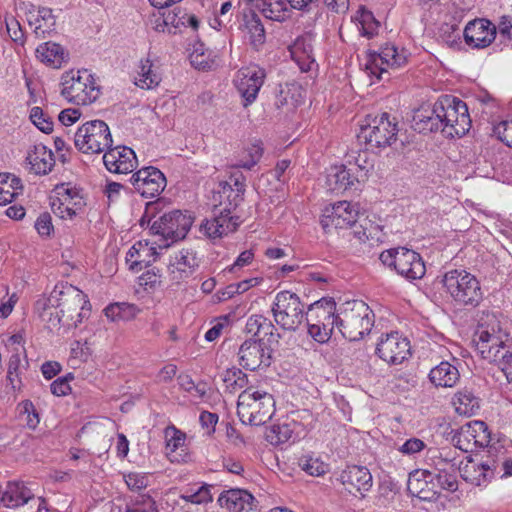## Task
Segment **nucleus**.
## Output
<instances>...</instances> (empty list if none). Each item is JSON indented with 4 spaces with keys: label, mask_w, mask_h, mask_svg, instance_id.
Instances as JSON below:
<instances>
[{
    "label": "nucleus",
    "mask_w": 512,
    "mask_h": 512,
    "mask_svg": "<svg viewBox=\"0 0 512 512\" xmlns=\"http://www.w3.org/2000/svg\"><path fill=\"white\" fill-rule=\"evenodd\" d=\"M276 329L271 322V320L265 316L262 315L261 321H260V329H259V337L258 339H264L266 338V346L268 347H274L279 343L280 335L275 332Z\"/></svg>",
    "instance_id": "obj_45"
},
{
    "label": "nucleus",
    "mask_w": 512,
    "mask_h": 512,
    "mask_svg": "<svg viewBox=\"0 0 512 512\" xmlns=\"http://www.w3.org/2000/svg\"><path fill=\"white\" fill-rule=\"evenodd\" d=\"M162 16L164 17V24H168L175 29L180 28L181 26L186 27L185 18L187 13L179 8L165 11L162 13Z\"/></svg>",
    "instance_id": "obj_53"
},
{
    "label": "nucleus",
    "mask_w": 512,
    "mask_h": 512,
    "mask_svg": "<svg viewBox=\"0 0 512 512\" xmlns=\"http://www.w3.org/2000/svg\"><path fill=\"white\" fill-rule=\"evenodd\" d=\"M103 163L112 173L128 174L135 169L137 158L135 152L129 147H110L103 155Z\"/></svg>",
    "instance_id": "obj_22"
},
{
    "label": "nucleus",
    "mask_w": 512,
    "mask_h": 512,
    "mask_svg": "<svg viewBox=\"0 0 512 512\" xmlns=\"http://www.w3.org/2000/svg\"><path fill=\"white\" fill-rule=\"evenodd\" d=\"M245 28L249 35L251 46L258 51L265 43L266 36L264 26L255 13L245 16Z\"/></svg>",
    "instance_id": "obj_35"
},
{
    "label": "nucleus",
    "mask_w": 512,
    "mask_h": 512,
    "mask_svg": "<svg viewBox=\"0 0 512 512\" xmlns=\"http://www.w3.org/2000/svg\"><path fill=\"white\" fill-rule=\"evenodd\" d=\"M412 128L424 134L437 131L443 133V120L440 113L436 111V102L432 107H422L414 112Z\"/></svg>",
    "instance_id": "obj_27"
},
{
    "label": "nucleus",
    "mask_w": 512,
    "mask_h": 512,
    "mask_svg": "<svg viewBox=\"0 0 512 512\" xmlns=\"http://www.w3.org/2000/svg\"><path fill=\"white\" fill-rule=\"evenodd\" d=\"M130 183L143 197L158 196L166 187L165 175L156 167H143L130 177Z\"/></svg>",
    "instance_id": "obj_17"
},
{
    "label": "nucleus",
    "mask_w": 512,
    "mask_h": 512,
    "mask_svg": "<svg viewBox=\"0 0 512 512\" xmlns=\"http://www.w3.org/2000/svg\"><path fill=\"white\" fill-rule=\"evenodd\" d=\"M396 271L408 280H417L425 275L426 268L419 253L400 247Z\"/></svg>",
    "instance_id": "obj_25"
},
{
    "label": "nucleus",
    "mask_w": 512,
    "mask_h": 512,
    "mask_svg": "<svg viewBox=\"0 0 512 512\" xmlns=\"http://www.w3.org/2000/svg\"><path fill=\"white\" fill-rule=\"evenodd\" d=\"M45 309L38 307V302L35 303V309L39 313V316L46 323V327L53 331L55 329H61L63 327V320L65 318L60 314L59 310H55L54 306L45 305Z\"/></svg>",
    "instance_id": "obj_42"
},
{
    "label": "nucleus",
    "mask_w": 512,
    "mask_h": 512,
    "mask_svg": "<svg viewBox=\"0 0 512 512\" xmlns=\"http://www.w3.org/2000/svg\"><path fill=\"white\" fill-rule=\"evenodd\" d=\"M436 111L443 120V134L447 137H462L471 127V119L465 102L451 96H441L436 101Z\"/></svg>",
    "instance_id": "obj_7"
},
{
    "label": "nucleus",
    "mask_w": 512,
    "mask_h": 512,
    "mask_svg": "<svg viewBox=\"0 0 512 512\" xmlns=\"http://www.w3.org/2000/svg\"><path fill=\"white\" fill-rule=\"evenodd\" d=\"M61 85V95L77 105L91 104L100 93L94 77L87 70L64 73Z\"/></svg>",
    "instance_id": "obj_8"
},
{
    "label": "nucleus",
    "mask_w": 512,
    "mask_h": 512,
    "mask_svg": "<svg viewBox=\"0 0 512 512\" xmlns=\"http://www.w3.org/2000/svg\"><path fill=\"white\" fill-rule=\"evenodd\" d=\"M361 215L357 204L339 201L322 212V228L346 229L358 222Z\"/></svg>",
    "instance_id": "obj_16"
},
{
    "label": "nucleus",
    "mask_w": 512,
    "mask_h": 512,
    "mask_svg": "<svg viewBox=\"0 0 512 512\" xmlns=\"http://www.w3.org/2000/svg\"><path fill=\"white\" fill-rule=\"evenodd\" d=\"M375 352L386 363L398 365L411 355L410 341L398 332H391L379 338Z\"/></svg>",
    "instance_id": "obj_15"
},
{
    "label": "nucleus",
    "mask_w": 512,
    "mask_h": 512,
    "mask_svg": "<svg viewBox=\"0 0 512 512\" xmlns=\"http://www.w3.org/2000/svg\"><path fill=\"white\" fill-rule=\"evenodd\" d=\"M301 99V86L295 82L279 85V91L276 96L277 107L291 105L296 107Z\"/></svg>",
    "instance_id": "obj_37"
},
{
    "label": "nucleus",
    "mask_w": 512,
    "mask_h": 512,
    "mask_svg": "<svg viewBox=\"0 0 512 512\" xmlns=\"http://www.w3.org/2000/svg\"><path fill=\"white\" fill-rule=\"evenodd\" d=\"M406 62L407 56L403 49L399 50L393 44H386L380 52L367 54L364 69L369 76H374L377 80H380L382 75L388 72V68H399Z\"/></svg>",
    "instance_id": "obj_11"
},
{
    "label": "nucleus",
    "mask_w": 512,
    "mask_h": 512,
    "mask_svg": "<svg viewBox=\"0 0 512 512\" xmlns=\"http://www.w3.org/2000/svg\"><path fill=\"white\" fill-rule=\"evenodd\" d=\"M6 26L10 38L16 43L23 44L24 33L19 22L15 19H12L10 22L6 23Z\"/></svg>",
    "instance_id": "obj_62"
},
{
    "label": "nucleus",
    "mask_w": 512,
    "mask_h": 512,
    "mask_svg": "<svg viewBox=\"0 0 512 512\" xmlns=\"http://www.w3.org/2000/svg\"><path fill=\"white\" fill-rule=\"evenodd\" d=\"M453 405L459 415L470 417L480 410V398L468 388H463L454 395Z\"/></svg>",
    "instance_id": "obj_32"
},
{
    "label": "nucleus",
    "mask_w": 512,
    "mask_h": 512,
    "mask_svg": "<svg viewBox=\"0 0 512 512\" xmlns=\"http://www.w3.org/2000/svg\"><path fill=\"white\" fill-rule=\"evenodd\" d=\"M51 393L55 396H65L71 391L67 378H57L50 385Z\"/></svg>",
    "instance_id": "obj_64"
},
{
    "label": "nucleus",
    "mask_w": 512,
    "mask_h": 512,
    "mask_svg": "<svg viewBox=\"0 0 512 512\" xmlns=\"http://www.w3.org/2000/svg\"><path fill=\"white\" fill-rule=\"evenodd\" d=\"M26 161L36 175L48 174L55 165L53 152L43 144H36L27 154Z\"/></svg>",
    "instance_id": "obj_31"
},
{
    "label": "nucleus",
    "mask_w": 512,
    "mask_h": 512,
    "mask_svg": "<svg viewBox=\"0 0 512 512\" xmlns=\"http://www.w3.org/2000/svg\"><path fill=\"white\" fill-rule=\"evenodd\" d=\"M275 322L286 330H295L303 319V305L297 294L281 291L272 306Z\"/></svg>",
    "instance_id": "obj_10"
},
{
    "label": "nucleus",
    "mask_w": 512,
    "mask_h": 512,
    "mask_svg": "<svg viewBox=\"0 0 512 512\" xmlns=\"http://www.w3.org/2000/svg\"><path fill=\"white\" fill-rule=\"evenodd\" d=\"M9 173H0V205H5L13 201L18 192L11 190L7 184Z\"/></svg>",
    "instance_id": "obj_57"
},
{
    "label": "nucleus",
    "mask_w": 512,
    "mask_h": 512,
    "mask_svg": "<svg viewBox=\"0 0 512 512\" xmlns=\"http://www.w3.org/2000/svg\"><path fill=\"white\" fill-rule=\"evenodd\" d=\"M35 229L41 236H49L53 231L51 216L45 212L39 215L35 222Z\"/></svg>",
    "instance_id": "obj_60"
},
{
    "label": "nucleus",
    "mask_w": 512,
    "mask_h": 512,
    "mask_svg": "<svg viewBox=\"0 0 512 512\" xmlns=\"http://www.w3.org/2000/svg\"><path fill=\"white\" fill-rule=\"evenodd\" d=\"M339 480L345 490L355 496L357 494L364 496L365 492L372 487V475L364 466H348L341 472Z\"/></svg>",
    "instance_id": "obj_23"
},
{
    "label": "nucleus",
    "mask_w": 512,
    "mask_h": 512,
    "mask_svg": "<svg viewBox=\"0 0 512 512\" xmlns=\"http://www.w3.org/2000/svg\"><path fill=\"white\" fill-rule=\"evenodd\" d=\"M299 467L310 476H320V459L312 454H304L298 460Z\"/></svg>",
    "instance_id": "obj_51"
},
{
    "label": "nucleus",
    "mask_w": 512,
    "mask_h": 512,
    "mask_svg": "<svg viewBox=\"0 0 512 512\" xmlns=\"http://www.w3.org/2000/svg\"><path fill=\"white\" fill-rule=\"evenodd\" d=\"M124 480L131 491H140L148 486V477L143 473L130 472L124 475Z\"/></svg>",
    "instance_id": "obj_54"
},
{
    "label": "nucleus",
    "mask_w": 512,
    "mask_h": 512,
    "mask_svg": "<svg viewBox=\"0 0 512 512\" xmlns=\"http://www.w3.org/2000/svg\"><path fill=\"white\" fill-rule=\"evenodd\" d=\"M128 309L130 308L124 303H114L110 304L104 309V314L108 319L112 321L124 320L127 318L126 312Z\"/></svg>",
    "instance_id": "obj_58"
},
{
    "label": "nucleus",
    "mask_w": 512,
    "mask_h": 512,
    "mask_svg": "<svg viewBox=\"0 0 512 512\" xmlns=\"http://www.w3.org/2000/svg\"><path fill=\"white\" fill-rule=\"evenodd\" d=\"M398 122L395 117L384 112L374 117L368 116L357 134L359 142L369 149H385L397 141Z\"/></svg>",
    "instance_id": "obj_6"
},
{
    "label": "nucleus",
    "mask_w": 512,
    "mask_h": 512,
    "mask_svg": "<svg viewBox=\"0 0 512 512\" xmlns=\"http://www.w3.org/2000/svg\"><path fill=\"white\" fill-rule=\"evenodd\" d=\"M192 223L193 218L190 215L183 214L179 210H173L154 221L151 231L173 243L185 238Z\"/></svg>",
    "instance_id": "obj_13"
},
{
    "label": "nucleus",
    "mask_w": 512,
    "mask_h": 512,
    "mask_svg": "<svg viewBox=\"0 0 512 512\" xmlns=\"http://www.w3.org/2000/svg\"><path fill=\"white\" fill-rule=\"evenodd\" d=\"M135 80L137 86L151 89L160 83L161 77L152 69L151 61L145 59L140 62L138 77H136Z\"/></svg>",
    "instance_id": "obj_39"
},
{
    "label": "nucleus",
    "mask_w": 512,
    "mask_h": 512,
    "mask_svg": "<svg viewBox=\"0 0 512 512\" xmlns=\"http://www.w3.org/2000/svg\"><path fill=\"white\" fill-rule=\"evenodd\" d=\"M30 501H35V497L23 482L11 481L4 488L0 486V505L17 508Z\"/></svg>",
    "instance_id": "obj_26"
},
{
    "label": "nucleus",
    "mask_w": 512,
    "mask_h": 512,
    "mask_svg": "<svg viewBox=\"0 0 512 512\" xmlns=\"http://www.w3.org/2000/svg\"><path fill=\"white\" fill-rule=\"evenodd\" d=\"M247 154L249 156V159L240 160L234 169L239 170V168H244L247 170H251L260 161L263 155V148L259 143L252 144L247 149Z\"/></svg>",
    "instance_id": "obj_50"
},
{
    "label": "nucleus",
    "mask_w": 512,
    "mask_h": 512,
    "mask_svg": "<svg viewBox=\"0 0 512 512\" xmlns=\"http://www.w3.org/2000/svg\"><path fill=\"white\" fill-rule=\"evenodd\" d=\"M360 26L361 34L367 38H372L378 33L380 26L379 21L374 17L373 13L364 7H360L354 17Z\"/></svg>",
    "instance_id": "obj_38"
},
{
    "label": "nucleus",
    "mask_w": 512,
    "mask_h": 512,
    "mask_svg": "<svg viewBox=\"0 0 512 512\" xmlns=\"http://www.w3.org/2000/svg\"><path fill=\"white\" fill-rule=\"evenodd\" d=\"M428 379L436 388H452L459 382L460 373L455 365L441 361L430 370Z\"/></svg>",
    "instance_id": "obj_30"
},
{
    "label": "nucleus",
    "mask_w": 512,
    "mask_h": 512,
    "mask_svg": "<svg viewBox=\"0 0 512 512\" xmlns=\"http://www.w3.org/2000/svg\"><path fill=\"white\" fill-rule=\"evenodd\" d=\"M265 73L261 69L242 68L234 78V85L244 100L243 105L247 107L252 104L264 83Z\"/></svg>",
    "instance_id": "obj_18"
},
{
    "label": "nucleus",
    "mask_w": 512,
    "mask_h": 512,
    "mask_svg": "<svg viewBox=\"0 0 512 512\" xmlns=\"http://www.w3.org/2000/svg\"><path fill=\"white\" fill-rule=\"evenodd\" d=\"M125 512H158L156 502L150 496H141L135 502L127 505Z\"/></svg>",
    "instance_id": "obj_52"
},
{
    "label": "nucleus",
    "mask_w": 512,
    "mask_h": 512,
    "mask_svg": "<svg viewBox=\"0 0 512 512\" xmlns=\"http://www.w3.org/2000/svg\"><path fill=\"white\" fill-rule=\"evenodd\" d=\"M87 303L89 301L86 295L78 288L69 284H57L47 298L38 301V307L45 309V305L54 306L65 318L63 328L69 330L76 328L86 317L89 311L85 309Z\"/></svg>",
    "instance_id": "obj_3"
},
{
    "label": "nucleus",
    "mask_w": 512,
    "mask_h": 512,
    "mask_svg": "<svg viewBox=\"0 0 512 512\" xmlns=\"http://www.w3.org/2000/svg\"><path fill=\"white\" fill-rule=\"evenodd\" d=\"M138 250H140L138 258L130 264V270L136 273L140 272L143 268L150 266L158 256L156 248L149 246L147 243L143 244L138 242Z\"/></svg>",
    "instance_id": "obj_41"
},
{
    "label": "nucleus",
    "mask_w": 512,
    "mask_h": 512,
    "mask_svg": "<svg viewBox=\"0 0 512 512\" xmlns=\"http://www.w3.org/2000/svg\"><path fill=\"white\" fill-rule=\"evenodd\" d=\"M254 497L244 489H229L220 494L218 503L231 512L250 511L253 508Z\"/></svg>",
    "instance_id": "obj_29"
},
{
    "label": "nucleus",
    "mask_w": 512,
    "mask_h": 512,
    "mask_svg": "<svg viewBox=\"0 0 512 512\" xmlns=\"http://www.w3.org/2000/svg\"><path fill=\"white\" fill-rule=\"evenodd\" d=\"M190 62L198 70H207L211 68V61L209 57L205 55L204 51L200 48H196L190 54Z\"/></svg>",
    "instance_id": "obj_59"
},
{
    "label": "nucleus",
    "mask_w": 512,
    "mask_h": 512,
    "mask_svg": "<svg viewBox=\"0 0 512 512\" xmlns=\"http://www.w3.org/2000/svg\"><path fill=\"white\" fill-rule=\"evenodd\" d=\"M36 56L41 62L53 68H60L65 60L64 48L54 42L39 45L36 49Z\"/></svg>",
    "instance_id": "obj_34"
},
{
    "label": "nucleus",
    "mask_w": 512,
    "mask_h": 512,
    "mask_svg": "<svg viewBox=\"0 0 512 512\" xmlns=\"http://www.w3.org/2000/svg\"><path fill=\"white\" fill-rule=\"evenodd\" d=\"M494 134L499 140L512 148V120H506L494 126Z\"/></svg>",
    "instance_id": "obj_55"
},
{
    "label": "nucleus",
    "mask_w": 512,
    "mask_h": 512,
    "mask_svg": "<svg viewBox=\"0 0 512 512\" xmlns=\"http://www.w3.org/2000/svg\"><path fill=\"white\" fill-rule=\"evenodd\" d=\"M30 119L33 124L42 132L48 134L53 131V122L46 116L40 107H33L30 112Z\"/></svg>",
    "instance_id": "obj_49"
},
{
    "label": "nucleus",
    "mask_w": 512,
    "mask_h": 512,
    "mask_svg": "<svg viewBox=\"0 0 512 512\" xmlns=\"http://www.w3.org/2000/svg\"><path fill=\"white\" fill-rule=\"evenodd\" d=\"M497 464L492 459L486 461H476L469 457L467 462L460 466L459 471L461 477L468 483L475 486L487 485L494 477Z\"/></svg>",
    "instance_id": "obj_21"
},
{
    "label": "nucleus",
    "mask_w": 512,
    "mask_h": 512,
    "mask_svg": "<svg viewBox=\"0 0 512 512\" xmlns=\"http://www.w3.org/2000/svg\"><path fill=\"white\" fill-rule=\"evenodd\" d=\"M425 443L418 438H410L400 447V451L404 454L411 455L422 451Z\"/></svg>",
    "instance_id": "obj_61"
},
{
    "label": "nucleus",
    "mask_w": 512,
    "mask_h": 512,
    "mask_svg": "<svg viewBox=\"0 0 512 512\" xmlns=\"http://www.w3.org/2000/svg\"><path fill=\"white\" fill-rule=\"evenodd\" d=\"M496 28L502 37L512 40V16L504 15L500 17Z\"/></svg>",
    "instance_id": "obj_63"
},
{
    "label": "nucleus",
    "mask_w": 512,
    "mask_h": 512,
    "mask_svg": "<svg viewBox=\"0 0 512 512\" xmlns=\"http://www.w3.org/2000/svg\"><path fill=\"white\" fill-rule=\"evenodd\" d=\"M199 259L192 249H182L175 254L169 262L168 271L170 280L179 284L188 279L198 268Z\"/></svg>",
    "instance_id": "obj_20"
},
{
    "label": "nucleus",
    "mask_w": 512,
    "mask_h": 512,
    "mask_svg": "<svg viewBox=\"0 0 512 512\" xmlns=\"http://www.w3.org/2000/svg\"><path fill=\"white\" fill-rule=\"evenodd\" d=\"M441 282L455 306L475 308L483 300L480 281L464 269L447 271Z\"/></svg>",
    "instance_id": "obj_4"
},
{
    "label": "nucleus",
    "mask_w": 512,
    "mask_h": 512,
    "mask_svg": "<svg viewBox=\"0 0 512 512\" xmlns=\"http://www.w3.org/2000/svg\"><path fill=\"white\" fill-rule=\"evenodd\" d=\"M166 449L169 452H175L179 447L184 445L186 436L183 432L176 429L174 426H169L165 429Z\"/></svg>",
    "instance_id": "obj_48"
},
{
    "label": "nucleus",
    "mask_w": 512,
    "mask_h": 512,
    "mask_svg": "<svg viewBox=\"0 0 512 512\" xmlns=\"http://www.w3.org/2000/svg\"><path fill=\"white\" fill-rule=\"evenodd\" d=\"M274 347L266 346L262 339L245 340L238 350L239 365L246 370L255 371L271 365Z\"/></svg>",
    "instance_id": "obj_14"
},
{
    "label": "nucleus",
    "mask_w": 512,
    "mask_h": 512,
    "mask_svg": "<svg viewBox=\"0 0 512 512\" xmlns=\"http://www.w3.org/2000/svg\"><path fill=\"white\" fill-rule=\"evenodd\" d=\"M349 228L352 229L353 236L363 243L376 238L379 231V225L369 220L363 214L359 217L358 222H355Z\"/></svg>",
    "instance_id": "obj_36"
},
{
    "label": "nucleus",
    "mask_w": 512,
    "mask_h": 512,
    "mask_svg": "<svg viewBox=\"0 0 512 512\" xmlns=\"http://www.w3.org/2000/svg\"><path fill=\"white\" fill-rule=\"evenodd\" d=\"M223 382L230 393H235L246 386L248 379L241 369L231 368L223 373Z\"/></svg>",
    "instance_id": "obj_43"
},
{
    "label": "nucleus",
    "mask_w": 512,
    "mask_h": 512,
    "mask_svg": "<svg viewBox=\"0 0 512 512\" xmlns=\"http://www.w3.org/2000/svg\"><path fill=\"white\" fill-rule=\"evenodd\" d=\"M275 412V400L265 391L247 388L238 396L237 414L243 424L260 426L269 421Z\"/></svg>",
    "instance_id": "obj_5"
},
{
    "label": "nucleus",
    "mask_w": 512,
    "mask_h": 512,
    "mask_svg": "<svg viewBox=\"0 0 512 512\" xmlns=\"http://www.w3.org/2000/svg\"><path fill=\"white\" fill-rule=\"evenodd\" d=\"M486 352L488 355L485 359L496 363L505 374L507 381L512 383V353L505 348L496 351L489 349Z\"/></svg>",
    "instance_id": "obj_40"
},
{
    "label": "nucleus",
    "mask_w": 512,
    "mask_h": 512,
    "mask_svg": "<svg viewBox=\"0 0 512 512\" xmlns=\"http://www.w3.org/2000/svg\"><path fill=\"white\" fill-rule=\"evenodd\" d=\"M18 408L26 426L29 429H35L40 422V418L34 404L30 400H25L19 404Z\"/></svg>",
    "instance_id": "obj_46"
},
{
    "label": "nucleus",
    "mask_w": 512,
    "mask_h": 512,
    "mask_svg": "<svg viewBox=\"0 0 512 512\" xmlns=\"http://www.w3.org/2000/svg\"><path fill=\"white\" fill-rule=\"evenodd\" d=\"M291 430L287 425L273 426L267 435L268 441L272 444H281L287 442L291 437Z\"/></svg>",
    "instance_id": "obj_56"
},
{
    "label": "nucleus",
    "mask_w": 512,
    "mask_h": 512,
    "mask_svg": "<svg viewBox=\"0 0 512 512\" xmlns=\"http://www.w3.org/2000/svg\"><path fill=\"white\" fill-rule=\"evenodd\" d=\"M314 40L311 35H306L298 39L294 45L292 56L303 72L318 71L319 64L315 59L314 46L312 44Z\"/></svg>",
    "instance_id": "obj_28"
},
{
    "label": "nucleus",
    "mask_w": 512,
    "mask_h": 512,
    "mask_svg": "<svg viewBox=\"0 0 512 512\" xmlns=\"http://www.w3.org/2000/svg\"><path fill=\"white\" fill-rule=\"evenodd\" d=\"M108 125L102 120H91L79 127L74 135L75 147L86 154H99L112 145Z\"/></svg>",
    "instance_id": "obj_9"
},
{
    "label": "nucleus",
    "mask_w": 512,
    "mask_h": 512,
    "mask_svg": "<svg viewBox=\"0 0 512 512\" xmlns=\"http://www.w3.org/2000/svg\"><path fill=\"white\" fill-rule=\"evenodd\" d=\"M20 365L21 358L18 350H16L9 358L8 368H7V381L11 385V388L16 391L20 389L21 379H20Z\"/></svg>",
    "instance_id": "obj_44"
},
{
    "label": "nucleus",
    "mask_w": 512,
    "mask_h": 512,
    "mask_svg": "<svg viewBox=\"0 0 512 512\" xmlns=\"http://www.w3.org/2000/svg\"><path fill=\"white\" fill-rule=\"evenodd\" d=\"M354 178L344 165L332 166L326 174L327 190L331 192H341L347 190L353 185Z\"/></svg>",
    "instance_id": "obj_33"
},
{
    "label": "nucleus",
    "mask_w": 512,
    "mask_h": 512,
    "mask_svg": "<svg viewBox=\"0 0 512 512\" xmlns=\"http://www.w3.org/2000/svg\"><path fill=\"white\" fill-rule=\"evenodd\" d=\"M496 34V25L484 18L470 21L464 29L465 42L477 49L488 47L495 40Z\"/></svg>",
    "instance_id": "obj_19"
},
{
    "label": "nucleus",
    "mask_w": 512,
    "mask_h": 512,
    "mask_svg": "<svg viewBox=\"0 0 512 512\" xmlns=\"http://www.w3.org/2000/svg\"><path fill=\"white\" fill-rule=\"evenodd\" d=\"M490 443V433L485 422L474 420L463 425L458 434L457 446L468 451L469 445L475 447H486Z\"/></svg>",
    "instance_id": "obj_24"
},
{
    "label": "nucleus",
    "mask_w": 512,
    "mask_h": 512,
    "mask_svg": "<svg viewBox=\"0 0 512 512\" xmlns=\"http://www.w3.org/2000/svg\"><path fill=\"white\" fill-rule=\"evenodd\" d=\"M211 487L212 486L210 485H202L196 491H187L180 497L186 502H190L193 504H206L208 502H211L213 499L212 494L210 492Z\"/></svg>",
    "instance_id": "obj_47"
},
{
    "label": "nucleus",
    "mask_w": 512,
    "mask_h": 512,
    "mask_svg": "<svg viewBox=\"0 0 512 512\" xmlns=\"http://www.w3.org/2000/svg\"><path fill=\"white\" fill-rule=\"evenodd\" d=\"M434 481L441 489L449 492H455L458 489L453 465L446 460H440L434 471L422 470L411 473L408 480V489L413 493L418 492L421 482L427 484Z\"/></svg>",
    "instance_id": "obj_12"
},
{
    "label": "nucleus",
    "mask_w": 512,
    "mask_h": 512,
    "mask_svg": "<svg viewBox=\"0 0 512 512\" xmlns=\"http://www.w3.org/2000/svg\"><path fill=\"white\" fill-rule=\"evenodd\" d=\"M246 177L238 169H233L226 180L220 181L213 198L211 219H206L201 228L209 238H220L234 232L239 226V216L232 212L244 201Z\"/></svg>",
    "instance_id": "obj_2"
},
{
    "label": "nucleus",
    "mask_w": 512,
    "mask_h": 512,
    "mask_svg": "<svg viewBox=\"0 0 512 512\" xmlns=\"http://www.w3.org/2000/svg\"><path fill=\"white\" fill-rule=\"evenodd\" d=\"M322 344L340 335L349 341H358L368 334L374 325V313L361 300L347 302L340 314H336V302L332 297H322Z\"/></svg>",
    "instance_id": "obj_1"
}]
</instances>
